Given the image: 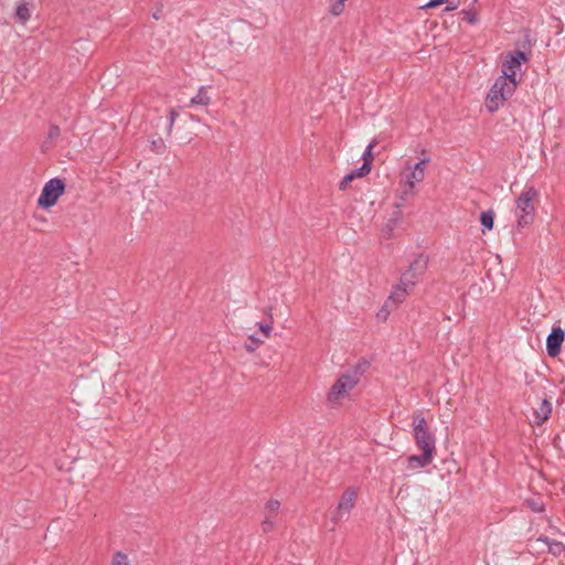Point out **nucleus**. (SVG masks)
<instances>
[{
  "instance_id": "nucleus-3",
  "label": "nucleus",
  "mask_w": 565,
  "mask_h": 565,
  "mask_svg": "<svg viewBox=\"0 0 565 565\" xmlns=\"http://www.w3.org/2000/svg\"><path fill=\"white\" fill-rule=\"evenodd\" d=\"M359 377L355 373L341 375L331 386L328 393V402L332 407L343 405L351 397V392L356 386Z\"/></svg>"
},
{
  "instance_id": "nucleus-23",
  "label": "nucleus",
  "mask_w": 565,
  "mask_h": 565,
  "mask_svg": "<svg viewBox=\"0 0 565 565\" xmlns=\"http://www.w3.org/2000/svg\"><path fill=\"white\" fill-rule=\"evenodd\" d=\"M480 222L483 226L482 232L486 230L490 231L493 228L494 213L492 211H483L480 214Z\"/></svg>"
},
{
  "instance_id": "nucleus-26",
  "label": "nucleus",
  "mask_w": 565,
  "mask_h": 565,
  "mask_svg": "<svg viewBox=\"0 0 565 565\" xmlns=\"http://www.w3.org/2000/svg\"><path fill=\"white\" fill-rule=\"evenodd\" d=\"M548 552L555 556H559L565 552V545L559 542H548L547 543Z\"/></svg>"
},
{
  "instance_id": "nucleus-2",
  "label": "nucleus",
  "mask_w": 565,
  "mask_h": 565,
  "mask_svg": "<svg viewBox=\"0 0 565 565\" xmlns=\"http://www.w3.org/2000/svg\"><path fill=\"white\" fill-rule=\"evenodd\" d=\"M518 85L519 79L499 76L486 97L487 109L490 113L497 111L514 94Z\"/></svg>"
},
{
  "instance_id": "nucleus-18",
  "label": "nucleus",
  "mask_w": 565,
  "mask_h": 565,
  "mask_svg": "<svg viewBox=\"0 0 565 565\" xmlns=\"http://www.w3.org/2000/svg\"><path fill=\"white\" fill-rule=\"evenodd\" d=\"M211 104V96L207 86H201L195 96L190 99V106H209Z\"/></svg>"
},
{
  "instance_id": "nucleus-4",
  "label": "nucleus",
  "mask_w": 565,
  "mask_h": 565,
  "mask_svg": "<svg viewBox=\"0 0 565 565\" xmlns=\"http://www.w3.org/2000/svg\"><path fill=\"white\" fill-rule=\"evenodd\" d=\"M539 199V191L533 186L526 188L516 199V218L521 227L532 224L535 214V202Z\"/></svg>"
},
{
  "instance_id": "nucleus-11",
  "label": "nucleus",
  "mask_w": 565,
  "mask_h": 565,
  "mask_svg": "<svg viewBox=\"0 0 565 565\" xmlns=\"http://www.w3.org/2000/svg\"><path fill=\"white\" fill-rule=\"evenodd\" d=\"M564 340L565 332L563 331V329L561 327H554L546 339L547 354L552 358L557 356L561 352V348Z\"/></svg>"
},
{
  "instance_id": "nucleus-20",
  "label": "nucleus",
  "mask_w": 565,
  "mask_h": 565,
  "mask_svg": "<svg viewBox=\"0 0 565 565\" xmlns=\"http://www.w3.org/2000/svg\"><path fill=\"white\" fill-rule=\"evenodd\" d=\"M444 3L448 4V7L446 8V11H452V10H456L459 7L460 0H430L423 8H425V9H433V8H436V7L441 6Z\"/></svg>"
},
{
  "instance_id": "nucleus-1",
  "label": "nucleus",
  "mask_w": 565,
  "mask_h": 565,
  "mask_svg": "<svg viewBox=\"0 0 565 565\" xmlns=\"http://www.w3.org/2000/svg\"><path fill=\"white\" fill-rule=\"evenodd\" d=\"M420 154L422 158L416 163L411 160L405 161L404 168L399 172V188L396 196L401 202L415 198L418 192L417 185L425 180L430 157L427 150H422Z\"/></svg>"
},
{
  "instance_id": "nucleus-17",
  "label": "nucleus",
  "mask_w": 565,
  "mask_h": 565,
  "mask_svg": "<svg viewBox=\"0 0 565 565\" xmlns=\"http://www.w3.org/2000/svg\"><path fill=\"white\" fill-rule=\"evenodd\" d=\"M371 172V168L367 167V166H362L361 168H359L358 170L355 171H352L351 173L347 174L342 180L341 182L339 183V189L341 191H345L350 183L358 179V178H363L365 175H367L369 173Z\"/></svg>"
},
{
  "instance_id": "nucleus-19",
  "label": "nucleus",
  "mask_w": 565,
  "mask_h": 565,
  "mask_svg": "<svg viewBox=\"0 0 565 565\" xmlns=\"http://www.w3.org/2000/svg\"><path fill=\"white\" fill-rule=\"evenodd\" d=\"M551 411H552V406H551L550 402L544 399L541 403L540 407L537 409H535V412H534V415H535V418H536V424L541 425L545 420H547L548 417H550Z\"/></svg>"
},
{
  "instance_id": "nucleus-16",
  "label": "nucleus",
  "mask_w": 565,
  "mask_h": 565,
  "mask_svg": "<svg viewBox=\"0 0 565 565\" xmlns=\"http://www.w3.org/2000/svg\"><path fill=\"white\" fill-rule=\"evenodd\" d=\"M371 172V168L367 167V166H362L361 168H359L358 170L355 171H352L351 173L347 174L342 180L341 182L339 183V189L341 191H345L350 183L358 179V178H363L365 175H367L369 173Z\"/></svg>"
},
{
  "instance_id": "nucleus-5",
  "label": "nucleus",
  "mask_w": 565,
  "mask_h": 565,
  "mask_svg": "<svg viewBox=\"0 0 565 565\" xmlns=\"http://www.w3.org/2000/svg\"><path fill=\"white\" fill-rule=\"evenodd\" d=\"M414 439L417 447L426 454H436L435 437L428 429V424L422 414L413 417Z\"/></svg>"
},
{
  "instance_id": "nucleus-12",
  "label": "nucleus",
  "mask_w": 565,
  "mask_h": 565,
  "mask_svg": "<svg viewBox=\"0 0 565 565\" xmlns=\"http://www.w3.org/2000/svg\"><path fill=\"white\" fill-rule=\"evenodd\" d=\"M414 290L413 287H406L402 280H399L398 285H396L388 299L386 300L385 302V307L386 308H394V307H397L399 303L404 302L405 299L407 298V296L409 294H412Z\"/></svg>"
},
{
  "instance_id": "nucleus-22",
  "label": "nucleus",
  "mask_w": 565,
  "mask_h": 565,
  "mask_svg": "<svg viewBox=\"0 0 565 565\" xmlns=\"http://www.w3.org/2000/svg\"><path fill=\"white\" fill-rule=\"evenodd\" d=\"M15 17L21 23H25L31 18V10L26 2L22 1L17 6Z\"/></svg>"
},
{
  "instance_id": "nucleus-28",
  "label": "nucleus",
  "mask_w": 565,
  "mask_h": 565,
  "mask_svg": "<svg viewBox=\"0 0 565 565\" xmlns=\"http://www.w3.org/2000/svg\"><path fill=\"white\" fill-rule=\"evenodd\" d=\"M401 216H402L401 211H399L398 209H396V210L394 211V216H393V218L390 221L391 223H390V224H387V226H388L390 228H393V227L398 223V221L401 220Z\"/></svg>"
},
{
  "instance_id": "nucleus-30",
  "label": "nucleus",
  "mask_w": 565,
  "mask_h": 565,
  "mask_svg": "<svg viewBox=\"0 0 565 565\" xmlns=\"http://www.w3.org/2000/svg\"><path fill=\"white\" fill-rule=\"evenodd\" d=\"M533 510L537 511V512H541L543 509H542V505L534 504L533 505Z\"/></svg>"
},
{
  "instance_id": "nucleus-29",
  "label": "nucleus",
  "mask_w": 565,
  "mask_h": 565,
  "mask_svg": "<svg viewBox=\"0 0 565 565\" xmlns=\"http://www.w3.org/2000/svg\"><path fill=\"white\" fill-rule=\"evenodd\" d=\"M49 136H50L51 138H56V137H58V136H60V128H58L57 126H53V127H51V128H50V130H49Z\"/></svg>"
},
{
  "instance_id": "nucleus-15",
  "label": "nucleus",
  "mask_w": 565,
  "mask_h": 565,
  "mask_svg": "<svg viewBox=\"0 0 565 565\" xmlns=\"http://www.w3.org/2000/svg\"><path fill=\"white\" fill-rule=\"evenodd\" d=\"M371 172V168L367 167V166H362L361 168H359L358 170L355 171H352L351 173L347 174L342 180L341 182L339 183V189L341 191H345L350 183L358 179V178H363L365 175H367L369 173Z\"/></svg>"
},
{
  "instance_id": "nucleus-10",
  "label": "nucleus",
  "mask_w": 565,
  "mask_h": 565,
  "mask_svg": "<svg viewBox=\"0 0 565 565\" xmlns=\"http://www.w3.org/2000/svg\"><path fill=\"white\" fill-rule=\"evenodd\" d=\"M280 510V501L277 499H269L264 507V520L260 524L264 533L274 531L277 526V515Z\"/></svg>"
},
{
  "instance_id": "nucleus-24",
  "label": "nucleus",
  "mask_w": 565,
  "mask_h": 565,
  "mask_svg": "<svg viewBox=\"0 0 565 565\" xmlns=\"http://www.w3.org/2000/svg\"><path fill=\"white\" fill-rule=\"evenodd\" d=\"M376 145V141H372L367 148L365 149L364 153H363V164L362 166H367L372 169V162H373V148L375 147Z\"/></svg>"
},
{
  "instance_id": "nucleus-14",
  "label": "nucleus",
  "mask_w": 565,
  "mask_h": 565,
  "mask_svg": "<svg viewBox=\"0 0 565 565\" xmlns=\"http://www.w3.org/2000/svg\"><path fill=\"white\" fill-rule=\"evenodd\" d=\"M434 457L435 456L433 454H426V452H423L420 456L413 455V456L408 457V459H407V462H408L407 468L411 470H415L418 468H425L434 460Z\"/></svg>"
},
{
  "instance_id": "nucleus-7",
  "label": "nucleus",
  "mask_w": 565,
  "mask_h": 565,
  "mask_svg": "<svg viewBox=\"0 0 565 565\" xmlns=\"http://www.w3.org/2000/svg\"><path fill=\"white\" fill-rule=\"evenodd\" d=\"M429 263L428 256L420 254L414 258L408 268L402 274L401 280L406 287H413L418 284L427 270Z\"/></svg>"
},
{
  "instance_id": "nucleus-25",
  "label": "nucleus",
  "mask_w": 565,
  "mask_h": 565,
  "mask_svg": "<svg viewBox=\"0 0 565 565\" xmlns=\"http://www.w3.org/2000/svg\"><path fill=\"white\" fill-rule=\"evenodd\" d=\"M111 565H131V563L126 554L117 552L113 555Z\"/></svg>"
},
{
  "instance_id": "nucleus-13",
  "label": "nucleus",
  "mask_w": 565,
  "mask_h": 565,
  "mask_svg": "<svg viewBox=\"0 0 565 565\" xmlns=\"http://www.w3.org/2000/svg\"><path fill=\"white\" fill-rule=\"evenodd\" d=\"M256 326L258 327L260 337H257L256 334H250L249 340H250V342H253V344H255V347H258V345L263 344L266 339L270 338L273 329H274V323L270 318L268 322H259V323H256Z\"/></svg>"
},
{
  "instance_id": "nucleus-31",
  "label": "nucleus",
  "mask_w": 565,
  "mask_h": 565,
  "mask_svg": "<svg viewBox=\"0 0 565 565\" xmlns=\"http://www.w3.org/2000/svg\"><path fill=\"white\" fill-rule=\"evenodd\" d=\"M246 349H247V351L252 352V351H254V350H255V347H252V345H248V344H247V345H246Z\"/></svg>"
},
{
  "instance_id": "nucleus-27",
  "label": "nucleus",
  "mask_w": 565,
  "mask_h": 565,
  "mask_svg": "<svg viewBox=\"0 0 565 565\" xmlns=\"http://www.w3.org/2000/svg\"><path fill=\"white\" fill-rule=\"evenodd\" d=\"M463 20L469 24H476L478 22V14L473 10H463L462 11Z\"/></svg>"
},
{
  "instance_id": "nucleus-9",
  "label": "nucleus",
  "mask_w": 565,
  "mask_h": 565,
  "mask_svg": "<svg viewBox=\"0 0 565 565\" xmlns=\"http://www.w3.org/2000/svg\"><path fill=\"white\" fill-rule=\"evenodd\" d=\"M358 493V489L354 487H349L343 491L334 512V518L337 520H341L344 515H348L352 511L356 503Z\"/></svg>"
},
{
  "instance_id": "nucleus-6",
  "label": "nucleus",
  "mask_w": 565,
  "mask_h": 565,
  "mask_svg": "<svg viewBox=\"0 0 565 565\" xmlns=\"http://www.w3.org/2000/svg\"><path fill=\"white\" fill-rule=\"evenodd\" d=\"M65 192V183L58 178L49 180L38 198V206L44 210L54 206Z\"/></svg>"
},
{
  "instance_id": "nucleus-21",
  "label": "nucleus",
  "mask_w": 565,
  "mask_h": 565,
  "mask_svg": "<svg viewBox=\"0 0 565 565\" xmlns=\"http://www.w3.org/2000/svg\"><path fill=\"white\" fill-rule=\"evenodd\" d=\"M348 0H328V11L333 17H339L343 13L345 2Z\"/></svg>"
},
{
  "instance_id": "nucleus-8",
  "label": "nucleus",
  "mask_w": 565,
  "mask_h": 565,
  "mask_svg": "<svg viewBox=\"0 0 565 565\" xmlns=\"http://www.w3.org/2000/svg\"><path fill=\"white\" fill-rule=\"evenodd\" d=\"M527 61L526 55L521 51L510 52L502 62V75L509 79H518L516 74L522 64Z\"/></svg>"
},
{
  "instance_id": "nucleus-32",
  "label": "nucleus",
  "mask_w": 565,
  "mask_h": 565,
  "mask_svg": "<svg viewBox=\"0 0 565 565\" xmlns=\"http://www.w3.org/2000/svg\"><path fill=\"white\" fill-rule=\"evenodd\" d=\"M171 117H172V120L175 118V113L174 111L171 113Z\"/></svg>"
}]
</instances>
